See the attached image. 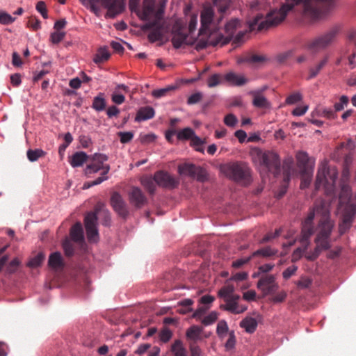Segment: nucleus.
Masks as SVG:
<instances>
[{"instance_id":"obj_1","label":"nucleus","mask_w":356,"mask_h":356,"mask_svg":"<svg viewBox=\"0 0 356 356\" xmlns=\"http://www.w3.org/2000/svg\"><path fill=\"white\" fill-rule=\"evenodd\" d=\"M301 5L302 13L305 17L316 21L323 19L332 9L335 7L334 0H286L279 10H273L269 12L265 18L263 15H257L252 22L249 23L250 30L268 29L270 26H276L285 19L287 13L294 8L295 6Z\"/></svg>"},{"instance_id":"obj_2","label":"nucleus","mask_w":356,"mask_h":356,"mask_svg":"<svg viewBox=\"0 0 356 356\" xmlns=\"http://www.w3.org/2000/svg\"><path fill=\"white\" fill-rule=\"evenodd\" d=\"M213 8L211 5L204 6L200 14L201 27L199 30L200 35H207L206 41L197 43V49H203L207 45H213L209 42V37L212 33H220L218 25L223 19L231 6L230 0H213Z\"/></svg>"},{"instance_id":"obj_3","label":"nucleus","mask_w":356,"mask_h":356,"mask_svg":"<svg viewBox=\"0 0 356 356\" xmlns=\"http://www.w3.org/2000/svg\"><path fill=\"white\" fill-rule=\"evenodd\" d=\"M334 226V222L330 218L327 209H323V216L318 223V233L315 238L316 247L313 252H307L305 257L307 259H316L323 250L330 249V236Z\"/></svg>"},{"instance_id":"obj_4","label":"nucleus","mask_w":356,"mask_h":356,"mask_svg":"<svg viewBox=\"0 0 356 356\" xmlns=\"http://www.w3.org/2000/svg\"><path fill=\"white\" fill-rule=\"evenodd\" d=\"M98 215L104 217L103 225H110L111 213L106 208L104 203L98 202L95 205L94 212L87 213L84 218L86 234L90 242H95L99 238L97 228Z\"/></svg>"},{"instance_id":"obj_5","label":"nucleus","mask_w":356,"mask_h":356,"mask_svg":"<svg viewBox=\"0 0 356 356\" xmlns=\"http://www.w3.org/2000/svg\"><path fill=\"white\" fill-rule=\"evenodd\" d=\"M338 177V171L335 168L330 169L327 163H323L319 168L315 181V188L319 189L322 186L327 192L333 191Z\"/></svg>"},{"instance_id":"obj_6","label":"nucleus","mask_w":356,"mask_h":356,"mask_svg":"<svg viewBox=\"0 0 356 356\" xmlns=\"http://www.w3.org/2000/svg\"><path fill=\"white\" fill-rule=\"evenodd\" d=\"M323 208H327L323 202H321L320 204L316 203L314 209L309 211L307 218H305L302 222L300 243L302 245L305 247V250H307L309 245V238L313 235L315 231L314 220L316 211H317V213H321L323 215Z\"/></svg>"},{"instance_id":"obj_7","label":"nucleus","mask_w":356,"mask_h":356,"mask_svg":"<svg viewBox=\"0 0 356 356\" xmlns=\"http://www.w3.org/2000/svg\"><path fill=\"white\" fill-rule=\"evenodd\" d=\"M220 170L227 177L235 181H248L250 175V170L248 165L243 162H229L222 164Z\"/></svg>"},{"instance_id":"obj_8","label":"nucleus","mask_w":356,"mask_h":356,"mask_svg":"<svg viewBox=\"0 0 356 356\" xmlns=\"http://www.w3.org/2000/svg\"><path fill=\"white\" fill-rule=\"evenodd\" d=\"M241 24L240 20L238 18L231 19L225 25V34L222 33H212L209 37V42L212 43L213 47L215 45H224V44L229 43L232 40L234 33Z\"/></svg>"},{"instance_id":"obj_9","label":"nucleus","mask_w":356,"mask_h":356,"mask_svg":"<svg viewBox=\"0 0 356 356\" xmlns=\"http://www.w3.org/2000/svg\"><path fill=\"white\" fill-rule=\"evenodd\" d=\"M338 32L337 27H332L327 32L316 36L307 43V49L313 52H318V51L327 48L334 41Z\"/></svg>"},{"instance_id":"obj_10","label":"nucleus","mask_w":356,"mask_h":356,"mask_svg":"<svg viewBox=\"0 0 356 356\" xmlns=\"http://www.w3.org/2000/svg\"><path fill=\"white\" fill-rule=\"evenodd\" d=\"M260 164L266 170L271 172L274 175H277L281 172L280 159L277 154L273 152H265V153L259 154Z\"/></svg>"},{"instance_id":"obj_11","label":"nucleus","mask_w":356,"mask_h":356,"mask_svg":"<svg viewBox=\"0 0 356 356\" xmlns=\"http://www.w3.org/2000/svg\"><path fill=\"white\" fill-rule=\"evenodd\" d=\"M172 42L174 48H181V45H193L195 39L190 36L185 31L184 27L180 25H175L172 30Z\"/></svg>"},{"instance_id":"obj_12","label":"nucleus","mask_w":356,"mask_h":356,"mask_svg":"<svg viewBox=\"0 0 356 356\" xmlns=\"http://www.w3.org/2000/svg\"><path fill=\"white\" fill-rule=\"evenodd\" d=\"M108 157L105 154H95L91 158L90 163L87 165L86 173H95V172L102 170V175H108L111 170L109 164H104V161H108Z\"/></svg>"},{"instance_id":"obj_13","label":"nucleus","mask_w":356,"mask_h":356,"mask_svg":"<svg viewBox=\"0 0 356 356\" xmlns=\"http://www.w3.org/2000/svg\"><path fill=\"white\" fill-rule=\"evenodd\" d=\"M180 175H186L191 178H196L199 181H204L207 178V172L204 168L195 165L193 163H182L178 165Z\"/></svg>"},{"instance_id":"obj_14","label":"nucleus","mask_w":356,"mask_h":356,"mask_svg":"<svg viewBox=\"0 0 356 356\" xmlns=\"http://www.w3.org/2000/svg\"><path fill=\"white\" fill-rule=\"evenodd\" d=\"M257 286L262 291L264 296H268V294H274L279 285L276 281V277L274 275L269 274L261 275L257 283Z\"/></svg>"},{"instance_id":"obj_15","label":"nucleus","mask_w":356,"mask_h":356,"mask_svg":"<svg viewBox=\"0 0 356 356\" xmlns=\"http://www.w3.org/2000/svg\"><path fill=\"white\" fill-rule=\"evenodd\" d=\"M110 203L113 209L118 213L119 216H121V218H127L128 215H129L128 205L119 192L115 191L112 193Z\"/></svg>"},{"instance_id":"obj_16","label":"nucleus","mask_w":356,"mask_h":356,"mask_svg":"<svg viewBox=\"0 0 356 356\" xmlns=\"http://www.w3.org/2000/svg\"><path fill=\"white\" fill-rule=\"evenodd\" d=\"M355 216L356 204L348 203L344 207L342 222L339 224V231L340 234H344L350 228Z\"/></svg>"},{"instance_id":"obj_17","label":"nucleus","mask_w":356,"mask_h":356,"mask_svg":"<svg viewBox=\"0 0 356 356\" xmlns=\"http://www.w3.org/2000/svg\"><path fill=\"white\" fill-rule=\"evenodd\" d=\"M143 30H150L148 34V40L150 42L160 41L163 38L164 25L162 22L154 19L152 22H146L142 26Z\"/></svg>"},{"instance_id":"obj_18","label":"nucleus","mask_w":356,"mask_h":356,"mask_svg":"<svg viewBox=\"0 0 356 356\" xmlns=\"http://www.w3.org/2000/svg\"><path fill=\"white\" fill-rule=\"evenodd\" d=\"M99 3L107 9L106 17H115L125 8L124 0H101Z\"/></svg>"},{"instance_id":"obj_19","label":"nucleus","mask_w":356,"mask_h":356,"mask_svg":"<svg viewBox=\"0 0 356 356\" xmlns=\"http://www.w3.org/2000/svg\"><path fill=\"white\" fill-rule=\"evenodd\" d=\"M130 204L134 206L136 209L142 208L145 204H148V199L145 195L141 188L134 186L131 188L128 194Z\"/></svg>"},{"instance_id":"obj_20","label":"nucleus","mask_w":356,"mask_h":356,"mask_svg":"<svg viewBox=\"0 0 356 356\" xmlns=\"http://www.w3.org/2000/svg\"><path fill=\"white\" fill-rule=\"evenodd\" d=\"M154 179L159 186L161 187H168V188H175L179 185V181L172 177V175L166 171L159 170L154 173Z\"/></svg>"},{"instance_id":"obj_21","label":"nucleus","mask_w":356,"mask_h":356,"mask_svg":"<svg viewBox=\"0 0 356 356\" xmlns=\"http://www.w3.org/2000/svg\"><path fill=\"white\" fill-rule=\"evenodd\" d=\"M239 299L240 296L235 295L234 292H232L229 296L228 303L220 305V307L221 309L228 310V312L234 314L243 313L247 309V306L240 305L238 303Z\"/></svg>"},{"instance_id":"obj_22","label":"nucleus","mask_w":356,"mask_h":356,"mask_svg":"<svg viewBox=\"0 0 356 356\" xmlns=\"http://www.w3.org/2000/svg\"><path fill=\"white\" fill-rule=\"evenodd\" d=\"M203 331L202 327L193 325L191 326L186 331V338L188 341V348L190 344H197L198 341H202V332Z\"/></svg>"},{"instance_id":"obj_23","label":"nucleus","mask_w":356,"mask_h":356,"mask_svg":"<svg viewBox=\"0 0 356 356\" xmlns=\"http://www.w3.org/2000/svg\"><path fill=\"white\" fill-rule=\"evenodd\" d=\"M155 0H144L143 9L141 11L140 19L148 21L151 16L154 15Z\"/></svg>"},{"instance_id":"obj_24","label":"nucleus","mask_w":356,"mask_h":356,"mask_svg":"<svg viewBox=\"0 0 356 356\" xmlns=\"http://www.w3.org/2000/svg\"><path fill=\"white\" fill-rule=\"evenodd\" d=\"M155 115V110L152 106L140 107L136 112L135 121H145V120L152 119Z\"/></svg>"},{"instance_id":"obj_25","label":"nucleus","mask_w":356,"mask_h":356,"mask_svg":"<svg viewBox=\"0 0 356 356\" xmlns=\"http://www.w3.org/2000/svg\"><path fill=\"white\" fill-rule=\"evenodd\" d=\"M251 94L253 96L252 104L254 107L258 108H270L271 104L269 100L266 98L259 91H252Z\"/></svg>"},{"instance_id":"obj_26","label":"nucleus","mask_w":356,"mask_h":356,"mask_svg":"<svg viewBox=\"0 0 356 356\" xmlns=\"http://www.w3.org/2000/svg\"><path fill=\"white\" fill-rule=\"evenodd\" d=\"M48 265L51 267V268H54V270L63 268L65 266V263L60 252H51L48 260Z\"/></svg>"},{"instance_id":"obj_27","label":"nucleus","mask_w":356,"mask_h":356,"mask_svg":"<svg viewBox=\"0 0 356 356\" xmlns=\"http://www.w3.org/2000/svg\"><path fill=\"white\" fill-rule=\"evenodd\" d=\"M224 79L228 83H232V85H236V86L245 85L248 81V79H245V76L238 75V74H236V72H227L225 75Z\"/></svg>"},{"instance_id":"obj_28","label":"nucleus","mask_w":356,"mask_h":356,"mask_svg":"<svg viewBox=\"0 0 356 356\" xmlns=\"http://www.w3.org/2000/svg\"><path fill=\"white\" fill-rule=\"evenodd\" d=\"M316 114L318 116H323L326 119L334 120L337 119V114L335 113L334 108L332 107L318 106L313 112V115Z\"/></svg>"},{"instance_id":"obj_29","label":"nucleus","mask_w":356,"mask_h":356,"mask_svg":"<svg viewBox=\"0 0 356 356\" xmlns=\"http://www.w3.org/2000/svg\"><path fill=\"white\" fill-rule=\"evenodd\" d=\"M70 237L74 242H83V229L81 222H76L70 230Z\"/></svg>"},{"instance_id":"obj_30","label":"nucleus","mask_w":356,"mask_h":356,"mask_svg":"<svg viewBox=\"0 0 356 356\" xmlns=\"http://www.w3.org/2000/svg\"><path fill=\"white\" fill-rule=\"evenodd\" d=\"M328 61V57L325 56L314 67H311L309 70V74L307 79H312L315 76H318V73L321 72V70L323 69L324 66L326 65Z\"/></svg>"},{"instance_id":"obj_31","label":"nucleus","mask_w":356,"mask_h":356,"mask_svg":"<svg viewBox=\"0 0 356 356\" xmlns=\"http://www.w3.org/2000/svg\"><path fill=\"white\" fill-rule=\"evenodd\" d=\"M171 351L175 356H188V352L181 340H175L171 346Z\"/></svg>"},{"instance_id":"obj_32","label":"nucleus","mask_w":356,"mask_h":356,"mask_svg":"<svg viewBox=\"0 0 356 356\" xmlns=\"http://www.w3.org/2000/svg\"><path fill=\"white\" fill-rule=\"evenodd\" d=\"M296 159L298 160V165L300 168L302 172L309 166L311 159L306 152H298L296 154Z\"/></svg>"},{"instance_id":"obj_33","label":"nucleus","mask_w":356,"mask_h":356,"mask_svg":"<svg viewBox=\"0 0 356 356\" xmlns=\"http://www.w3.org/2000/svg\"><path fill=\"white\" fill-rule=\"evenodd\" d=\"M257 320L252 316H247L240 323L241 327H244L248 332H254L257 327Z\"/></svg>"},{"instance_id":"obj_34","label":"nucleus","mask_w":356,"mask_h":356,"mask_svg":"<svg viewBox=\"0 0 356 356\" xmlns=\"http://www.w3.org/2000/svg\"><path fill=\"white\" fill-rule=\"evenodd\" d=\"M111 57V54L108 47H101L97 50V54L93 58V61L97 64L99 63L105 62L108 60V58Z\"/></svg>"},{"instance_id":"obj_35","label":"nucleus","mask_w":356,"mask_h":356,"mask_svg":"<svg viewBox=\"0 0 356 356\" xmlns=\"http://www.w3.org/2000/svg\"><path fill=\"white\" fill-rule=\"evenodd\" d=\"M140 183L149 194H154V193H155L156 184L155 174L153 177H148V176H147L146 177L142 178Z\"/></svg>"},{"instance_id":"obj_36","label":"nucleus","mask_w":356,"mask_h":356,"mask_svg":"<svg viewBox=\"0 0 356 356\" xmlns=\"http://www.w3.org/2000/svg\"><path fill=\"white\" fill-rule=\"evenodd\" d=\"M87 159L88 156L86 153H84V152H77L72 155L70 163L74 168H76V166H81L84 161H87Z\"/></svg>"},{"instance_id":"obj_37","label":"nucleus","mask_w":356,"mask_h":356,"mask_svg":"<svg viewBox=\"0 0 356 356\" xmlns=\"http://www.w3.org/2000/svg\"><path fill=\"white\" fill-rule=\"evenodd\" d=\"M106 106V101L104 97V93H99L98 96L95 97L92 107L95 111H104Z\"/></svg>"},{"instance_id":"obj_38","label":"nucleus","mask_w":356,"mask_h":356,"mask_svg":"<svg viewBox=\"0 0 356 356\" xmlns=\"http://www.w3.org/2000/svg\"><path fill=\"white\" fill-rule=\"evenodd\" d=\"M278 252L277 249L271 248L269 245L264 247V248L258 249L255 252L252 253V256H262V257H271L276 254Z\"/></svg>"},{"instance_id":"obj_39","label":"nucleus","mask_w":356,"mask_h":356,"mask_svg":"<svg viewBox=\"0 0 356 356\" xmlns=\"http://www.w3.org/2000/svg\"><path fill=\"white\" fill-rule=\"evenodd\" d=\"M312 177V171L310 170L309 167L307 168L305 170L301 172V182L300 188H306L310 185Z\"/></svg>"},{"instance_id":"obj_40","label":"nucleus","mask_w":356,"mask_h":356,"mask_svg":"<svg viewBox=\"0 0 356 356\" xmlns=\"http://www.w3.org/2000/svg\"><path fill=\"white\" fill-rule=\"evenodd\" d=\"M232 291H234V285H225V286H222V288L220 289L218 293V296L220 298H222L225 302L228 303L229 296H231Z\"/></svg>"},{"instance_id":"obj_41","label":"nucleus","mask_w":356,"mask_h":356,"mask_svg":"<svg viewBox=\"0 0 356 356\" xmlns=\"http://www.w3.org/2000/svg\"><path fill=\"white\" fill-rule=\"evenodd\" d=\"M47 153L44 152L42 149H39L37 148L36 149H29L27 150V157L28 159L31 161H35L39 159L40 157H44Z\"/></svg>"},{"instance_id":"obj_42","label":"nucleus","mask_w":356,"mask_h":356,"mask_svg":"<svg viewBox=\"0 0 356 356\" xmlns=\"http://www.w3.org/2000/svg\"><path fill=\"white\" fill-rule=\"evenodd\" d=\"M194 134V131L193 128L186 127L181 129L179 132L177 133V138L179 140H191L192 138V136Z\"/></svg>"},{"instance_id":"obj_43","label":"nucleus","mask_w":356,"mask_h":356,"mask_svg":"<svg viewBox=\"0 0 356 356\" xmlns=\"http://www.w3.org/2000/svg\"><path fill=\"white\" fill-rule=\"evenodd\" d=\"M44 257L45 255L44 252H38L36 256H34L29 260V261L27 263V266L30 267L40 266V265H41L42 263Z\"/></svg>"},{"instance_id":"obj_44","label":"nucleus","mask_w":356,"mask_h":356,"mask_svg":"<svg viewBox=\"0 0 356 356\" xmlns=\"http://www.w3.org/2000/svg\"><path fill=\"white\" fill-rule=\"evenodd\" d=\"M193 303V300L192 299H184L179 302V305L181 306L179 309V313L186 314L191 312L193 309L191 308V305Z\"/></svg>"},{"instance_id":"obj_45","label":"nucleus","mask_w":356,"mask_h":356,"mask_svg":"<svg viewBox=\"0 0 356 356\" xmlns=\"http://www.w3.org/2000/svg\"><path fill=\"white\" fill-rule=\"evenodd\" d=\"M175 88H177V86H166L165 88H163V89L153 90L152 95L155 97H164V95H166L168 92H170V90H174Z\"/></svg>"},{"instance_id":"obj_46","label":"nucleus","mask_w":356,"mask_h":356,"mask_svg":"<svg viewBox=\"0 0 356 356\" xmlns=\"http://www.w3.org/2000/svg\"><path fill=\"white\" fill-rule=\"evenodd\" d=\"M229 330V327L225 320H220L217 324L216 333L220 337H223L224 334H227Z\"/></svg>"},{"instance_id":"obj_47","label":"nucleus","mask_w":356,"mask_h":356,"mask_svg":"<svg viewBox=\"0 0 356 356\" xmlns=\"http://www.w3.org/2000/svg\"><path fill=\"white\" fill-rule=\"evenodd\" d=\"M348 102L349 99L348 96H341L339 97V102L334 104V110L335 113L337 114V111H343Z\"/></svg>"},{"instance_id":"obj_48","label":"nucleus","mask_w":356,"mask_h":356,"mask_svg":"<svg viewBox=\"0 0 356 356\" xmlns=\"http://www.w3.org/2000/svg\"><path fill=\"white\" fill-rule=\"evenodd\" d=\"M63 248L66 256H73L74 253V248L72 242L69 238H65L62 243Z\"/></svg>"},{"instance_id":"obj_49","label":"nucleus","mask_w":356,"mask_h":356,"mask_svg":"<svg viewBox=\"0 0 356 356\" xmlns=\"http://www.w3.org/2000/svg\"><path fill=\"white\" fill-rule=\"evenodd\" d=\"M222 80V76L220 74H213V75L209 77L207 80V85L209 87L217 86V85H219V83H221Z\"/></svg>"},{"instance_id":"obj_50","label":"nucleus","mask_w":356,"mask_h":356,"mask_svg":"<svg viewBox=\"0 0 356 356\" xmlns=\"http://www.w3.org/2000/svg\"><path fill=\"white\" fill-rule=\"evenodd\" d=\"M172 336V332L170 328H168V327H164L159 332V339L161 341H163V343H166V341H170Z\"/></svg>"},{"instance_id":"obj_51","label":"nucleus","mask_w":356,"mask_h":356,"mask_svg":"<svg viewBox=\"0 0 356 356\" xmlns=\"http://www.w3.org/2000/svg\"><path fill=\"white\" fill-rule=\"evenodd\" d=\"M218 317V313L213 311L210 312L208 316H206L202 319V323L204 325H209V324L214 323Z\"/></svg>"},{"instance_id":"obj_52","label":"nucleus","mask_w":356,"mask_h":356,"mask_svg":"<svg viewBox=\"0 0 356 356\" xmlns=\"http://www.w3.org/2000/svg\"><path fill=\"white\" fill-rule=\"evenodd\" d=\"M14 21H15V18L12 17L11 15L5 11H0V23L1 24H10Z\"/></svg>"},{"instance_id":"obj_53","label":"nucleus","mask_w":356,"mask_h":356,"mask_svg":"<svg viewBox=\"0 0 356 356\" xmlns=\"http://www.w3.org/2000/svg\"><path fill=\"white\" fill-rule=\"evenodd\" d=\"M66 35L65 32H60L56 29V32L51 33L50 35V40L52 43H60V41L64 40V38Z\"/></svg>"},{"instance_id":"obj_54","label":"nucleus","mask_w":356,"mask_h":356,"mask_svg":"<svg viewBox=\"0 0 356 356\" xmlns=\"http://www.w3.org/2000/svg\"><path fill=\"white\" fill-rule=\"evenodd\" d=\"M236 334L234 330H231V332H229V338L225 344L226 350H232V348H234L236 345Z\"/></svg>"},{"instance_id":"obj_55","label":"nucleus","mask_w":356,"mask_h":356,"mask_svg":"<svg viewBox=\"0 0 356 356\" xmlns=\"http://www.w3.org/2000/svg\"><path fill=\"white\" fill-rule=\"evenodd\" d=\"M224 122L227 126L234 127L237 124L238 118L234 114L229 113L225 116Z\"/></svg>"},{"instance_id":"obj_56","label":"nucleus","mask_w":356,"mask_h":356,"mask_svg":"<svg viewBox=\"0 0 356 356\" xmlns=\"http://www.w3.org/2000/svg\"><path fill=\"white\" fill-rule=\"evenodd\" d=\"M20 261L18 259H13L10 261V263H8V266H6V273H14V272H16L17 269L18 268L19 266Z\"/></svg>"},{"instance_id":"obj_57","label":"nucleus","mask_w":356,"mask_h":356,"mask_svg":"<svg viewBox=\"0 0 356 356\" xmlns=\"http://www.w3.org/2000/svg\"><path fill=\"white\" fill-rule=\"evenodd\" d=\"M302 96L300 92H293L291 93L289 96L286 98V104H296V102H298V101L302 100Z\"/></svg>"},{"instance_id":"obj_58","label":"nucleus","mask_w":356,"mask_h":356,"mask_svg":"<svg viewBox=\"0 0 356 356\" xmlns=\"http://www.w3.org/2000/svg\"><path fill=\"white\" fill-rule=\"evenodd\" d=\"M263 60H265V57L261 56V55H248L243 58V61L248 63H260Z\"/></svg>"},{"instance_id":"obj_59","label":"nucleus","mask_w":356,"mask_h":356,"mask_svg":"<svg viewBox=\"0 0 356 356\" xmlns=\"http://www.w3.org/2000/svg\"><path fill=\"white\" fill-rule=\"evenodd\" d=\"M37 10L40 13L44 19H47L48 13L47 10V5L43 1H38L36 4Z\"/></svg>"},{"instance_id":"obj_60","label":"nucleus","mask_w":356,"mask_h":356,"mask_svg":"<svg viewBox=\"0 0 356 356\" xmlns=\"http://www.w3.org/2000/svg\"><path fill=\"white\" fill-rule=\"evenodd\" d=\"M140 0H129V8L131 12H135L141 19V11L139 8Z\"/></svg>"},{"instance_id":"obj_61","label":"nucleus","mask_w":356,"mask_h":356,"mask_svg":"<svg viewBox=\"0 0 356 356\" xmlns=\"http://www.w3.org/2000/svg\"><path fill=\"white\" fill-rule=\"evenodd\" d=\"M118 136L121 143H128L132 140L134 134L133 132H119Z\"/></svg>"},{"instance_id":"obj_62","label":"nucleus","mask_w":356,"mask_h":356,"mask_svg":"<svg viewBox=\"0 0 356 356\" xmlns=\"http://www.w3.org/2000/svg\"><path fill=\"white\" fill-rule=\"evenodd\" d=\"M202 99V92H195L193 93L191 96L188 97L187 99V103L188 104H197Z\"/></svg>"},{"instance_id":"obj_63","label":"nucleus","mask_w":356,"mask_h":356,"mask_svg":"<svg viewBox=\"0 0 356 356\" xmlns=\"http://www.w3.org/2000/svg\"><path fill=\"white\" fill-rule=\"evenodd\" d=\"M252 255L248 256V257H243L242 259H238L233 261L232 266L238 268V267L243 266L245 264L248 263L252 259Z\"/></svg>"},{"instance_id":"obj_64","label":"nucleus","mask_w":356,"mask_h":356,"mask_svg":"<svg viewBox=\"0 0 356 356\" xmlns=\"http://www.w3.org/2000/svg\"><path fill=\"white\" fill-rule=\"evenodd\" d=\"M189 350L191 356H202V352L198 344H189Z\"/></svg>"}]
</instances>
